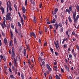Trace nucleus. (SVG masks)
I'll list each match as a JSON object with an SVG mask.
<instances>
[{"label":"nucleus","instance_id":"nucleus-20","mask_svg":"<svg viewBox=\"0 0 79 79\" xmlns=\"http://www.w3.org/2000/svg\"><path fill=\"white\" fill-rule=\"evenodd\" d=\"M54 44L55 45V47L56 49H58V45H57V44H56V42L55 41L54 42Z\"/></svg>","mask_w":79,"mask_h":79},{"label":"nucleus","instance_id":"nucleus-52","mask_svg":"<svg viewBox=\"0 0 79 79\" xmlns=\"http://www.w3.org/2000/svg\"><path fill=\"white\" fill-rule=\"evenodd\" d=\"M69 58H72V55H71V54H70L69 55Z\"/></svg>","mask_w":79,"mask_h":79},{"label":"nucleus","instance_id":"nucleus-31","mask_svg":"<svg viewBox=\"0 0 79 79\" xmlns=\"http://www.w3.org/2000/svg\"><path fill=\"white\" fill-rule=\"evenodd\" d=\"M77 9V11H79V6L77 5L76 6Z\"/></svg>","mask_w":79,"mask_h":79},{"label":"nucleus","instance_id":"nucleus-40","mask_svg":"<svg viewBox=\"0 0 79 79\" xmlns=\"http://www.w3.org/2000/svg\"><path fill=\"white\" fill-rule=\"evenodd\" d=\"M76 48H77V50H78V51H79V46H78V45H77Z\"/></svg>","mask_w":79,"mask_h":79},{"label":"nucleus","instance_id":"nucleus-48","mask_svg":"<svg viewBox=\"0 0 79 79\" xmlns=\"http://www.w3.org/2000/svg\"><path fill=\"white\" fill-rule=\"evenodd\" d=\"M28 62L29 65H31V60H30L29 59L28 60Z\"/></svg>","mask_w":79,"mask_h":79},{"label":"nucleus","instance_id":"nucleus-13","mask_svg":"<svg viewBox=\"0 0 79 79\" xmlns=\"http://www.w3.org/2000/svg\"><path fill=\"white\" fill-rule=\"evenodd\" d=\"M33 22H34V23H37V19H36V17L35 16L34 17Z\"/></svg>","mask_w":79,"mask_h":79},{"label":"nucleus","instance_id":"nucleus-25","mask_svg":"<svg viewBox=\"0 0 79 79\" xmlns=\"http://www.w3.org/2000/svg\"><path fill=\"white\" fill-rule=\"evenodd\" d=\"M16 70H14L15 74H17V73H18V70H17V67H16Z\"/></svg>","mask_w":79,"mask_h":79},{"label":"nucleus","instance_id":"nucleus-26","mask_svg":"<svg viewBox=\"0 0 79 79\" xmlns=\"http://www.w3.org/2000/svg\"><path fill=\"white\" fill-rule=\"evenodd\" d=\"M23 17L24 18V19L26 20L27 19V17H26V16L24 15V14H23Z\"/></svg>","mask_w":79,"mask_h":79},{"label":"nucleus","instance_id":"nucleus-59","mask_svg":"<svg viewBox=\"0 0 79 79\" xmlns=\"http://www.w3.org/2000/svg\"><path fill=\"white\" fill-rule=\"evenodd\" d=\"M49 27L50 29H52L53 28V27L52 25H50L49 26Z\"/></svg>","mask_w":79,"mask_h":79},{"label":"nucleus","instance_id":"nucleus-17","mask_svg":"<svg viewBox=\"0 0 79 79\" xmlns=\"http://www.w3.org/2000/svg\"><path fill=\"white\" fill-rule=\"evenodd\" d=\"M55 22H56V19H53L52 21H51V23L54 24V23H55Z\"/></svg>","mask_w":79,"mask_h":79},{"label":"nucleus","instance_id":"nucleus-2","mask_svg":"<svg viewBox=\"0 0 79 79\" xmlns=\"http://www.w3.org/2000/svg\"><path fill=\"white\" fill-rule=\"evenodd\" d=\"M6 20H10V21H12V19L11 17V14L10 13H8L6 15Z\"/></svg>","mask_w":79,"mask_h":79},{"label":"nucleus","instance_id":"nucleus-46","mask_svg":"<svg viewBox=\"0 0 79 79\" xmlns=\"http://www.w3.org/2000/svg\"><path fill=\"white\" fill-rule=\"evenodd\" d=\"M50 49L52 53H53V49L52 48H50Z\"/></svg>","mask_w":79,"mask_h":79},{"label":"nucleus","instance_id":"nucleus-63","mask_svg":"<svg viewBox=\"0 0 79 79\" xmlns=\"http://www.w3.org/2000/svg\"><path fill=\"white\" fill-rule=\"evenodd\" d=\"M66 35H68V31H67L66 32Z\"/></svg>","mask_w":79,"mask_h":79},{"label":"nucleus","instance_id":"nucleus-21","mask_svg":"<svg viewBox=\"0 0 79 79\" xmlns=\"http://www.w3.org/2000/svg\"><path fill=\"white\" fill-rule=\"evenodd\" d=\"M15 52H12V56L14 58L15 57Z\"/></svg>","mask_w":79,"mask_h":79},{"label":"nucleus","instance_id":"nucleus-35","mask_svg":"<svg viewBox=\"0 0 79 79\" xmlns=\"http://www.w3.org/2000/svg\"><path fill=\"white\" fill-rule=\"evenodd\" d=\"M27 0H25V5L26 6H27Z\"/></svg>","mask_w":79,"mask_h":79},{"label":"nucleus","instance_id":"nucleus-55","mask_svg":"<svg viewBox=\"0 0 79 79\" xmlns=\"http://www.w3.org/2000/svg\"><path fill=\"white\" fill-rule=\"evenodd\" d=\"M63 27H61L60 29V31L61 32H63Z\"/></svg>","mask_w":79,"mask_h":79},{"label":"nucleus","instance_id":"nucleus-10","mask_svg":"<svg viewBox=\"0 0 79 79\" xmlns=\"http://www.w3.org/2000/svg\"><path fill=\"white\" fill-rule=\"evenodd\" d=\"M9 46L10 47V46H11V47H13V43L12 42V41L11 40L10 42V44L9 43Z\"/></svg>","mask_w":79,"mask_h":79},{"label":"nucleus","instance_id":"nucleus-41","mask_svg":"<svg viewBox=\"0 0 79 79\" xmlns=\"http://www.w3.org/2000/svg\"><path fill=\"white\" fill-rule=\"evenodd\" d=\"M11 27L12 29H14V25L13 23H11Z\"/></svg>","mask_w":79,"mask_h":79},{"label":"nucleus","instance_id":"nucleus-38","mask_svg":"<svg viewBox=\"0 0 79 79\" xmlns=\"http://www.w3.org/2000/svg\"><path fill=\"white\" fill-rule=\"evenodd\" d=\"M47 45V43L45 42V43H44V46L46 47Z\"/></svg>","mask_w":79,"mask_h":79},{"label":"nucleus","instance_id":"nucleus-30","mask_svg":"<svg viewBox=\"0 0 79 79\" xmlns=\"http://www.w3.org/2000/svg\"><path fill=\"white\" fill-rule=\"evenodd\" d=\"M44 30L45 31V32L47 33V31H48V28H47L46 27H45L44 28Z\"/></svg>","mask_w":79,"mask_h":79},{"label":"nucleus","instance_id":"nucleus-23","mask_svg":"<svg viewBox=\"0 0 79 79\" xmlns=\"http://www.w3.org/2000/svg\"><path fill=\"white\" fill-rule=\"evenodd\" d=\"M4 44H6V43H7V40H6V39H4Z\"/></svg>","mask_w":79,"mask_h":79},{"label":"nucleus","instance_id":"nucleus-39","mask_svg":"<svg viewBox=\"0 0 79 79\" xmlns=\"http://www.w3.org/2000/svg\"><path fill=\"white\" fill-rule=\"evenodd\" d=\"M75 58H76V52H73V53Z\"/></svg>","mask_w":79,"mask_h":79},{"label":"nucleus","instance_id":"nucleus-54","mask_svg":"<svg viewBox=\"0 0 79 79\" xmlns=\"http://www.w3.org/2000/svg\"><path fill=\"white\" fill-rule=\"evenodd\" d=\"M54 33L55 34H56V31L55 30H54Z\"/></svg>","mask_w":79,"mask_h":79},{"label":"nucleus","instance_id":"nucleus-27","mask_svg":"<svg viewBox=\"0 0 79 79\" xmlns=\"http://www.w3.org/2000/svg\"><path fill=\"white\" fill-rule=\"evenodd\" d=\"M14 6L16 10H18V7H17V6H16V4H14Z\"/></svg>","mask_w":79,"mask_h":79},{"label":"nucleus","instance_id":"nucleus-9","mask_svg":"<svg viewBox=\"0 0 79 79\" xmlns=\"http://www.w3.org/2000/svg\"><path fill=\"white\" fill-rule=\"evenodd\" d=\"M1 10H2V13L3 15L5 13V12H4V9L3 7H1L0 8Z\"/></svg>","mask_w":79,"mask_h":79},{"label":"nucleus","instance_id":"nucleus-44","mask_svg":"<svg viewBox=\"0 0 79 79\" xmlns=\"http://www.w3.org/2000/svg\"><path fill=\"white\" fill-rule=\"evenodd\" d=\"M55 54L56 55V56H58V55H59V53H58V52H55Z\"/></svg>","mask_w":79,"mask_h":79},{"label":"nucleus","instance_id":"nucleus-5","mask_svg":"<svg viewBox=\"0 0 79 79\" xmlns=\"http://www.w3.org/2000/svg\"><path fill=\"white\" fill-rule=\"evenodd\" d=\"M0 24L1 25L2 29H4V26L6 25V24H5V22H3L2 23H0Z\"/></svg>","mask_w":79,"mask_h":79},{"label":"nucleus","instance_id":"nucleus-1","mask_svg":"<svg viewBox=\"0 0 79 79\" xmlns=\"http://www.w3.org/2000/svg\"><path fill=\"white\" fill-rule=\"evenodd\" d=\"M74 11H75L73 10L72 11V13L73 14V18L74 19V23H77V20H78V19L79 18V15H77L76 18V15L77 10H76V9H75L74 10Z\"/></svg>","mask_w":79,"mask_h":79},{"label":"nucleus","instance_id":"nucleus-8","mask_svg":"<svg viewBox=\"0 0 79 79\" xmlns=\"http://www.w3.org/2000/svg\"><path fill=\"white\" fill-rule=\"evenodd\" d=\"M6 5H7V7H6V13H8V12L9 11V10H8V6H9V4H8V2L6 3Z\"/></svg>","mask_w":79,"mask_h":79},{"label":"nucleus","instance_id":"nucleus-6","mask_svg":"<svg viewBox=\"0 0 79 79\" xmlns=\"http://www.w3.org/2000/svg\"><path fill=\"white\" fill-rule=\"evenodd\" d=\"M14 66L16 67V68L17 67V62H16V59H15V58H14Z\"/></svg>","mask_w":79,"mask_h":79},{"label":"nucleus","instance_id":"nucleus-53","mask_svg":"<svg viewBox=\"0 0 79 79\" xmlns=\"http://www.w3.org/2000/svg\"><path fill=\"white\" fill-rule=\"evenodd\" d=\"M48 70H49L50 71H52V69L50 67L48 68Z\"/></svg>","mask_w":79,"mask_h":79},{"label":"nucleus","instance_id":"nucleus-15","mask_svg":"<svg viewBox=\"0 0 79 79\" xmlns=\"http://www.w3.org/2000/svg\"><path fill=\"white\" fill-rule=\"evenodd\" d=\"M69 21L70 23H72V19H71V16H69Z\"/></svg>","mask_w":79,"mask_h":79},{"label":"nucleus","instance_id":"nucleus-11","mask_svg":"<svg viewBox=\"0 0 79 79\" xmlns=\"http://www.w3.org/2000/svg\"><path fill=\"white\" fill-rule=\"evenodd\" d=\"M23 54L25 56H26V49H24L23 50Z\"/></svg>","mask_w":79,"mask_h":79},{"label":"nucleus","instance_id":"nucleus-12","mask_svg":"<svg viewBox=\"0 0 79 79\" xmlns=\"http://www.w3.org/2000/svg\"><path fill=\"white\" fill-rule=\"evenodd\" d=\"M14 43L15 45V44H16V43H17V41H16V37L14 38Z\"/></svg>","mask_w":79,"mask_h":79},{"label":"nucleus","instance_id":"nucleus-43","mask_svg":"<svg viewBox=\"0 0 79 79\" xmlns=\"http://www.w3.org/2000/svg\"><path fill=\"white\" fill-rule=\"evenodd\" d=\"M46 67L47 68V69H48V68H50V66L49 65V64H46Z\"/></svg>","mask_w":79,"mask_h":79},{"label":"nucleus","instance_id":"nucleus-34","mask_svg":"<svg viewBox=\"0 0 79 79\" xmlns=\"http://www.w3.org/2000/svg\"><path fill=\"white\" fill-rule=\"evenodd\" d=\"M8 2H9V6H12V5H11V2L9 1H8Z\"/></svg>","mask_w":79,"mask_h":79},{"label":"nucleus","instance_id":"nucleus-3","mask_svg":"<svg viewBox=\"0 0 79 79\" xmlns=\"http://www.w3.org/2000/svg\"><path fill=\"white\" fill-rule=\"evenodd\" d=\"M30 36L31 37H32V35L34 36V38H36V36L35 35V34L34 33V32H32L31 33H30Z\"/></svg>","mask_w":79,"mask_h":79},{"label":"nucleus","instance_id":"nucleus-24","mask_svg":"<svg viewBox=\"0 0 79 79\" xmlns=\"http://www.w3.org/2000/svg\"><path fill=\"white\" fill-rule=\"evenodd\" d=\"M12 69L13 71H15V70H16V68H15V66L13 65L12 66Z\"/></svg>","mask_w":79,"mask_h":79},{"label":"nucleus","instance_id":"nucleus-4","mask_svg":"<svg viewBox=\"0 0 79 79\" xmlns=\"http://www.w3.org/2000/svg\"><path fill=\"white\" fill-rule=\"evenodd\" d=\"M20 18H21V22L22 23V24L23 26L24 25V20H23V17H21V14H20L19 15Z\"/></svg>","mask_w":79,"mask_h":79},{"label":"nucleus","instance_id":"nucleus-56","mask_svg":"<svg viewBox=\"0 0 79 79\" xmlns=\"http://www.w3.org/2000/svg\"><path fill=\"white\" fill-rule=\"evenodd\" d=\"M3 60L4 61H6V58L5 57H3Z\"/></svg>","mask_w":79,"mask_h":79},{"label":"nucleus","instance_id":"nucleus-49","mask_svg":"<svg viewBox=\"0 0 79 79\" xmlns=\"http://www.w3.org/2000/svg\"><path fill=\"white\" fill-rule=\"evenodd\" d=\"M34 64H32L31 66V68H34Z\"/></svg>","mask_w":79,"mask_h":79},{"label":"nucleus","instance_id":"nucleus-45","mask_svg":"<svg viewBox=\"0 0 79 79\" xmlns=\"http://www.w3.org/2000/svg\"><path fill=\"white\" fill-rule=\"evenodd\" d=\"M27 48L28 51H30V48H29V46H27Z\"/></svg>","mask_w":79,"mask_h":79},{"label":"nucleus","instance_id":"nucleus-50","mask_svg":"<svg viewBox=\"0 0 79 79\" xmlns=\"http://www.w3.org/2000/svg\"><path fill=\"white\" fill-rule=\"evenodd\" d=\"M9 65L10 67H11V65H12V64H11V62H10L9 63Z\"/></svg>","mask_w":79,"mask_h":79},{"label":"nucleus","instance_id":"nucleus-28","mask_svg":"<svg viewBox=\"0 0 79 79\" xmlns=\"http://www.w3.org/2000/svg\"><path fill=\"white\" fill-rule=\"evenodd\" d=\"M41 56H43V57H44V53L42 52H41Z\"/></svg>","mask_w":79,"mask_h":79},{"label":"nucleus","instance_id":"nucleus-33","mask_svg":"<svg viewBox=\"0 0 79 79\" xmlns=\"http://www.w3.org/2000/svg\"><path fill=\"white\" fill-rule=\"evenodd\" d=\"M9 71L10 73H11V74H13V72H12V71H11V69L10 68H9Z\"/></svg>","mask_w":79,"mask_h":79},{"label":"nucleus","instance_id":"nucleus-22","mask_svg":"<svg viewBox=\"0 0 79 79\" xmlns=\"http://www.w3.org/2000/svg\"><path fill=\"white\" fill-rule=\"evenodd\" d=\"M18 24L19 27L21 28V23H20L19 22H18Z\"/></svg>","mask_w":79,"mask_h":79},{"label":"nucleus","instance_id":"nucleus-16","mask_svg":"<svg viewBox=\"0 0 79 79\" xmlns=\"http://www.w3.org/2000/svg\"><path fill=\"white\" fill-rule=\"evenodd\" d=\"M69 10L70 11H72V10H73V7H72V6H69Z\"/></svg>","mask_w":79,"mask_h":79},{"label":"nucleus","instance_id":"nucleus-32","mask_svg":"<svg viewBox=\"0 0 79 79\" xmlns=\"http://www.w3.org/2000/svg\"><path fill=\"white\" fill-rule=\"evenodd\" d=\"M42 64L43 66H44L45 64V62L44 61H43L42 62Z\"/></svg>","mask_w":79,"mask_h":79},{"label":"nucleus","instance_id":"nucleus-37","mask_svg":"<svg viewBox=\"0 0 79 79\" xmlns=\"http://www.w3.org/2000/svg\"><path fill=\"white\" fill-rule=\"evenodd\" d=\"M12 52H15V48H14V47H12Z\"/></svg>","mask_w":79,"mask_h":79},{"label":"nucleus","instance_id":"nucleus-61","mask_svg":"<svg viewBox=\"0 0 79 79\" xmlns=\"http://www.w3.org/2000/svg\"><path fill=\"white\" fill-rule=\"evenodd\" d=\"M0 58L1 60H2V59H3V55H0Z\"/></svg>","mask_w":79,"mask_h":79},{"label":"nucleus","instance_id":"nucleus-64","mask_svg":"<svg viewBox=\"0 0 79 79\" xmlns=\"http://www.w3.org/2000/svg\"><path fill=\"white\" fill-rule=\"evenodd\" d=\"M56 64H57V62L54 63V65H56Z\"/></svg>","mask_w":79,"mask_h":79},{"label":"nucleus","instance_id":"nucleus-19","mask_svg":"<svg viewBox=\"0 0 79 79\" xmlns=\"http://www.w3.org/2000/svg\"><path fill=\"white\" fill-rule=\"evenodd\" d=\"M10 32L11 35V37H13V34L12 32V30H10Z\"/></svg>","mask_w":79,"mask_h":79},{"label":"nucleus","instance_id":"nucleus-42","mask_svg":"<svg viewBox=\"0 0 79 79\" xmlns=\"http://www.w3.org/2000/svg\"><path fill=\"white\" fill-rule=\"evenodd\" d=\"M58 27H59V25L58 24L56 26V30H57L58 29Z\"/></svg>","mask_w":79,"mask_h":79},{"label":"nucleus","instance_id":"nucleus-47","mask_svg":"<svg viewBox=\"0 0 79 79\" xmlns=\"http://www.w3.org/2000/svg\"><path fill=\"white\" fill-rule=\"evenodd\" d=\"M21 76L23 79H24V75L23 74H21Z\"/></svg>","mask_w":79,"mask_h":79},{"label":"nucleus","instance_id":"nucleus-60","mask_svg":"<svg viewBox=\"0 0 79 79\" xmlns=\"http://www.w3.org/2000/svg\"><path fill=\"white\" fill-rule=\"evenodd\" d=\"M58 8H55L54 11L57 12V11H58Z\"/></svg>","mask_w":79,"mask_h":79},{"label":"nucleus","instance_id":"nucleus-29","mask_svg":"<svg viewBox=\"0 0 79 79\" xmlns=\"http://www.w3.org/2000/svg\"><path fill=\"white\" fill-rule=\"evenodd\" d=\"M15 32L16 33V34H19V33L18 32V30L16 28H15Z\"/></svg>","mask_w":79,"mask_h":79},{"label":"nucleus","instance_id":"nucleus-58","mask_svg":"<svg viewBox=\"0 0 79 79\" xmlns=\"http://www.w3.org/2000/svg\"><path fill=\"white\" fill-rule=\"evenodd\" d=\"M69 10L68 9H66L65 12L67 13V12H68V11Z\"/></svg>","mask_w":79,"mask_h":79},{"label":"nucleus","instance_id":"nucleus-51","mask_svg":"<svg viewBox=\"0 0 79 79\" xmlns=\"http://www.w3.org/2000/svg\"><path fill=\"white\" fill-rule=\"evenodd\" d=\"M56 43L57 45V46H59V45H60V44H59V43L58 42V40H57L56 41Z\"/></svg>","mask_w":79,"mask_h":79},{"label":"nucleus","instance_id":"nucleus-36","mask_svg":"<svg viewBox=\"0 0 79 79\" xmlns=\"http://www.w3.org/2000/svg\"><path fill=\"white\" fill-rule=\"evenodd\" d=\"M59 26L60 27H61L62 26V25L61 24V23H59L58 24Z\"/></svg>","mask_w":79,"mask_h":79},{"label":"nucleus","instance_id":"nucleus-14","mask_svg":"<svg viewBox=\"0 0 79 79\" xmlns=\"http://www.w3.org/2000/svg\"><path fill=\"white\" fill-rule=\"evenodd\" d=\"M22 10L23 13H24L26 12V8H25V7H23Z\"/></svg>","mask_w":79,"mask_h":79},{"label":"nucleus","instance_id":"nucleus-57","mask_svg":"<svg viewBox=\"0 0 79 79\" xmlns=\"http://www.w3.org/2000/svg\"><path fill=\"white\" fill-rule=\"evenodd\" d=\"M49 79H52V77L50 75L49 76Z\"/></svg>","mask_w":79,"mask_h":79},{"label":"nucleus","instance_id":"nucleus-62","mask_svg":"<svg viewBox=\"0 0 79 79\" xmlns=\"http://www.w3.org/2000/svg\"><path fill=\"white\" fill-rule=\"evenodd\" d=\"M47 24H50V22L48 21L47 22Z\"/></svg>","mask_w":79,"mask_h":79},{"label":"nucleus","instance_id":"nucleus-7","mask_svg":"<svg viewBox=\"0 0 79 79\" xmlns=\"http://www.w3.org/2000/svg\"><path fill=\"white\" fill-rule=\"evenodd\" d=\"M64 68L66 69V70L68 71V72H69V67H68L67 65H64Z\"/></svg>","mask_w":79,"mask_h":79},{"label":"nucleus","instance_id":"nucleus-18","mask_svg":"<svg viewBox=\"0 0 79 79\" xmlns=\"http://www.w3.org/2000/svg\"><path fill=\"white\" fill-rule=\"evenodd\" d=\"M11 6H8L10 11H12V7H11Z\"/></svg>","mask_w":79,"mask_h":79}]
</instances>
